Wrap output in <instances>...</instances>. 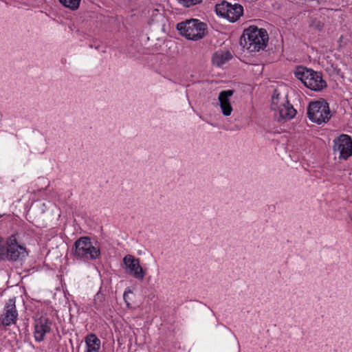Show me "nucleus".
Segmentation results:
<instances>
[{
  "label": "nucleus",
  "instance_id": "3",
  "mask_svg": "<svg viewBox=\"0 0 352 352\" xmlns=\"http://www.w3.org/2000/svg\"><path fill=\"white\" fill-rule=\"evenodd\" d=\"M206 24L198 19H189L179 23L177 29L179 33L189 40L197 41L204 37Z\"/></svg>",
  "mask_w": 352,
  "mask_h": 352
},
{
  "label": "nucleus",
  "instance_id": "22",
  "mask_svg": "<svg viewBox=\"0 0 352 352\" xmlns=\"http://www.w3.org/2000/svg\"><path fill=\"white\" fill-rule=\"evenodd\" d=\"M350 219L352 221V214L351 215Z\"/></svg>",
  "mask_w": 352,
  "mask_h": 352
},
{
  "label": "nucleus",
  "instance_id": "13",
  "mask_svg": "<svg viewBox=\"0 0 352 352\" xmlns=\"http://www.w3.org/2000/svg\"><path fill=\"white\" fill-rule=\"evenodd\" d=\"M233 94L234 91L229 89L221 91L219 94L220 107L223 114L226 116H230L232 111V107L230 102V98L232 96Z\"/></svg>",
  "mask_w": 352,
  "mask_h": 352
},
{
  "label": "nucleus",
  "instance_id": "17",
  "mask_svg": "<svg viewBox=\"0 0 352 352\" xmlns=\"http://www.w3.org/2000/svg\"><path fill=\"white\" fill-rule=\"evenodd\" d=\"M7 240L5 241L2 238H0V261H7Z\"/></svg>",
  "mask_w": 352,
  "mask_h": 352
},
{
  "label": "nucleus",
  "instance_id": "10",
  "mask_svg": "<svg viewBox=\"0 0 352 352\" xmlns=\"http://www.w3.org/2000/svg\"><path fill=\"white\" fill-rule=\"evenodd\" d=\"M123 262L129 274L140 280L144 279L145 272L140 264L139 258L129 254L124 257Z\"/></svg>",
  "mask_w": 352,
  "mask_h": 352
},
{
  "label": "nucleus",
  "instance_id": "4",
  "mask_svg": "<svg viewBox=\"0 0 352 352\" xmlns=\"http://www.w3.org/2000/svg\"><path fill=\"white\" fill-rule=\"evenodd\" d=\"M271 109L277 111L279 118L283 120H291L296 113L295 109L289 104L287 96L278 89H274L272 94Z\"/></svg>",
  "mask_w": 352,
  "mask_h": 352
},
{
  "label": "nucleus",
  "instance_id": "11",
  "mask_svg": "<svg viewBox=\"0 0 352 352\" xmlns=\"http://www.w3.org/2000/svg\"><path fill=\"white\" fill-rule=\"evenodd\" d=\"M18 313L15 305V299L10 298L8 300L4 308V313L0 318L2 325L6 327L15 324Z\"/></svg>",
  "mask_w": 352,
  "mask_h": 352
},
{
  "label": "nucleus",
  "instance_id": "6",
  "mask_svg": "<svg viewBox=\"0 0 352 352\" xmlns=\"http://www.w3.org/2000/svg\"><path fill=\"white\" fill-rule=\"evenodd\" d=\"M309 119L318 124L325 123L331 118L328 103L324 100L311 102L307 109Z\"/></svg>",
  "mask_w": 352,
  "mask_h": 352
},
{
  "label": "nucleus",
  "instance_id": "8",
  "mask_svg": "<svg viewBox=\"0 0 352 352\" xmlns=\"http://www.w3.org/2000/svg\"><path fill=\"white\" fill-rule=\"evenodd\" d=\"M7 261H21L23 258H25L28 254L25 247L18 243L15 234H12L7 239Z\"/></svg>",
  "mask_w": 352,
  "mask_h": 352
},
{
  "label": "nucleus",
  "instance_id": "21",
  "mask_svg": "<svg viewBox=\"0 0 352 352\" xmlns=\"http://www.w3.org/2000/svg\"><path fill=\"white\" fill-rule=\"evenodd\" d=\"M103 299H104L103 294L100 292H98L96 294V295L95 296L94 301L96 303H97L98 301L101 302H102Z\"/></svg>",
  "mask_w": 352,
  "mask_h": 352
},
{
  "label": "nucleus",
  "instance_id": "15",
  "mask_svg": "<svg viewBox=\"0 0 352 352\" xmlns=\"http://www.w3.org/2000/svg\"><path fill=\"white\" fill-rule=\"evenodd\" d=\"M87 352H99L100 340L95 334H89L86 337Z\"/></svg>",
  "mask_w": 352,
  "mask_h": 352
},
{
  "label": "nucleus",
  "instance_id": "16",
  "mask_svg": "<svg viewBox=\"0 0 352 352\" xmlns=\"http://www.w3.org/2000/svg\"><path fill=\"white\" fill-rule=\"evenodd\" d=\"M81 0H59L60 3L66 8L72 10H76L80 6Z\"/></svg>",
  "mask_w": 352,
  "mask_h": 352
},
{
  "label": "nucleus",
  "instance_id": "7",
  "mask_svg": "<svg viewBox=\"0 0 352 352\" xmlns=\"http://www.w3.org/2000/svg\"><path fill=\"white\" fill-rule=\"evenodd\" d=\"M215 11L217 15L226 18L231 22H234L243 14V8L239 4L232 5L223 1L216 5Z\"/></svg>",
  "mask_w": 352,
  "mask_h": 352
},
{
  "label": "nucleus",
  "instance_id": "12",
  "mask_svg": "<svg viewBox=\"0 0 352 352\" xmlns=\"http://www.w3.org/2000/svg\"><path fill=\"white\" fill-rule=\"evenodd\" d=\"M52 322L47 317L41 316L35 320L34 338L41 342L44 340L45 335L51 330Z\"/></svg>",
  "mask_w": 352,
  "mask_h": 352
},
{
  "label": "nucleus",
  "instance_id": "18",
  "mask_svg": "<svg viewBox=\"0 0 352 352\" xmlns=\"http://www.w3.org/2000/svg\"><path fill=\"white\" fill-rule=\"evenodd\" d=\"M309 25L318 31H321L324 27V24L316 19H312Z\"/></svg>",
  "mask_w": 352,
  "mask_h": 352
},
{
  "label": "nucleus",
  "instance_id": "5",
  "mask_svg": "<svg viewBox=\"0 0 352 352\" xmlns=\"http://www.w3.org/2000/svg\"><path fill=\"white\" fill-rule=\"evenodd\" d=\"M100 254L98 247L94 246L89 237L82 236L78 239L74 243V256L77 258L94 260Z\"/></svg>",
  "mask_w": 352,
  "mask_h": 352
},
{
  "label": "nucleus",
  "instance_id": "1",
  "mask_svg": "<svg viewBox=\"0 0 352 352\" xmlns=\"http://www.w3.org/2000/svg\"><path fill=\"white\" fill-rule=\"evenodd\" d=\"M268 34L265 30L250 26L244 30L240 38V44L250 52H259L266 47Z\"/></svg>",
  "mask_w": 352,
  "mask_h": 352
},
{
  "label": "nucleus",
  "instance_id": "9",
  "mask_svg": "<svg viewBox=\"0 0 352 352\" xmlns=\"http://www.w3.org/2000/svg\"><path fill=\"white\" fill-rule=\"evenodd\" d=\"M333 151L338 154L339 159L346 160L352 155V138L349 135L342 134L333 140Z\"/></svg>",
  "mask_w": 352,
  "mask_h": 352
},
{
  "label": "nucleus",
  "instance_id": "19",
  "mask_svg": "<svg viewBox=\"0 0 352 352\" xmlns=\"http://www.w3.org/2000/svg\"><path fill=\"white\" fill-rule=\"evenodd\" d=\"M178 1L185 7H190L201 3V0H178Z\"/></svg>",
  "mask_w": 352,
  "mask_h": 352
},
{
  "label": "nucleus",
  "instance_id": "14",
  "mask_svg": "<svg viewBox=\"0 0 352 352\" xmlns=\"http://www.w3.org/2000/svg\"><path fill=\"white\" fill-rule=\"evenodd\" d=\"M232 58L229 52L218 51L213 54L212 63L218 67H221Z\"/></svg>",
  "mask_w": 352,
  "mask_h": 352
},
{
  "label": "nucleus",
  "instance_id": "2",
  "mask_svg": "<svg viewBox=\"0 0 352 352\" xmlns=\"http://www.w3.org/2000/svg\"><path fill=\"white\" fill-rule=\"evenodd\" d=\"M294 75L305 87L312 91H320L327 87V82L323 80L321 72L298 66L295 69Z\"/></svg>",
  "mask_w": 352,
  "mask_h": 352
},
{
  "label": "nucleus",
  "instance_id": "20",
  "mask_svg": "<svg viewBox=\"0 0 352 352\" xmlns=\"http://www.w3.org/2000/svg\"><path fill=\"white\" fill-rule=\"evenodd\" d=\"M133 294V292L131 290H127V291H125L124 294H123V298L127 305V307H129L130 306V303H129V300H130V298H129V296L130 295H132Z\"/></svg>",
  "mask_w": 352,
  "mask_h": 352
}]
</instances>
